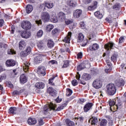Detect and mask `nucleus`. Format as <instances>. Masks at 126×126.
Segmentation results:
<instances>
[{"label": "nucleus", "mask_w": 126, "mask_h": 126, "mask_svg": "<svg viewBox=\"0 0 126 126\" xmlns=\"http://www.w3.org/2000/svg\"><path fill=\"white\" fill-rule=\"evenodd\" d=\"M67 103L68 101H67L66 102L62 104L61 106L58 107L57 108V105L54 104L53 103H51L50 105H45L44 106L43 110L44 112H50V111H55V112H57V111H62L63 109V108H65L67 105Z\"/></svg>", "instance_id": "f257e3e1"}, {"label": "nucleus", "mask_w": 126, "mask_h": 126, "mask_svg": "<svg viewBox=\"0 0 126 126\" xmlns=\"http://www.w3.org/2000/svg\"><path fill=\"white\" fill-rule=\"evenodd\" d=\"M109 105L110 106V110L112 112H116L117 110L122 108V102L118 98L112 100H109Z\"/></svg>", "instance_id": "f03ea898"}, {"label": "nucleus", "mask_w": 126, "mask_h": 126, "mask_svg": "<svg viewBox=\"0 0 126 126\" xmlns=\"http://www.w3.org/2000/svg\"><path fill=\"white\" fill-rule=\"evenodd\" d=\"M106 93L110 96H113L117 92V87L114 84H109L106 86Z\"/></svg>", "instance_id": "7ed1b4c3"}, {"label": "nucleus", "mask_w": 126, "mask_h": 126, "mask_svg": "<svg viewBox=\"0 0 126 126\" xmlns=\"http://www.w3.org/2000/svg\"><path fill=\"white\" fill-rule=\"evenodd\" d=\"M21 26L24 30H29L31 29V23L29 21H23L21 23Z\"/></svg>", "instance_id": "20e7f679"}, {"label": "nucleus", "mask_w": 126, "mask_h": 126, "mask_svg": "<svg viewBox=\"0 0 126 126\" xmlns=\"http://www.w3.org/2000/svg\"><path fill=\"white\" fill-rule=\"evenodd\" d=\"M102 82L99 79L94 80L93 83V86L95 89H99V88H101V87H102Z\"/></svg>", "instance_id": "39448f33"}, {"label": "nucleus", "mask_w": 126, "mask_h": 126, "mask_svg": "<svg viewBox=\"0 0 126 126\" xmlns=\"http://www.w3.org/2000/svg\"><path fill=\"white\" fill-rule=\"evenodd\" d=\"M41 18L43 22H48L50 20V14L48 12H44L41 15Z\"/></svg>", "instance_id": "423d86ee"}, {"label": "nucleus", "mask_w": 126, "mask_h": 126, "mask_svg": "<svg viewBox=\"0 0 126 126\" xmlns=\"http://www.w3.org/2000/svg\"><path fill=\"white\" fill-rule=\"evenodd\" d=\"M19 33L21 37H22V38H24L25 39H28V38L31 36V33L29 32L21 31L19 32Z\"/></svg>", "instance_id": "0eeeda50"}, {"label": "nucleus", "mask_w": 126, "mask_h": 126, "mask_svg": "<svg viewBox=\"0 0 126 126\" xmlns=\"http://www.w3.org/2000/svg\"><path fill=\"white\" fill-rule=\"evenodd\" d=\"M44 55H39L36 57L34 58V62L35 63H42V61L44 59Z\"/></svg>", "instance_id": "6e6552de"}, {"label": "nucleus", "mask_w": 126, "mask_h": 126, "mask_svg": "<svg viewBox=\"0 0 126 126\" xmlns=\"http://www.w3.org/2000/svg\"><path fill=\"white\" fill-rule=\"evenodd\" d=\"M58 20L60 22H63L65 20V14L63 12H60L58 14Z\"/></svg>", "instance_id": "1a4fd4ad"}, {"label": "nucleus", "mask_w": 126, "mask_h": 126, "mask_svg": "<svg viewBox=\"0 0 126 126\" xmlns=\"http://www.w3.org/2000/svg\"><path fill=\"white\" fill-rule=\"evenodd\" d=\"M93 106V103H88L84 107V110L85 113H87L89 111H90L92 109Z\"/></svg>", "instance_id": "9d476101"}, {"label": "nucleus", "mask_w": 126, "mask_h": 126, "mask_svg": "<svg viewBox=\"0 0 126 126\" xmlns=\"http://www.w3.org/2000/svg\"><path fill=\"white\" fill-rule=\"evenodd\" d=\"M37 72L40 74L46 75V68L43 66H39L37 68Z\"/></svg>", "instance_id": "9b49d317"}, {"label": "nucleus", "mask_w": 126, "mask_h": 126, "mask_svg": "<svg viewBox=\"0 0 126 126\" xmlns=\"http://www.w3.org/2000/svg\"><path fill=\"white\" fill-rule=\"evenodd\" d=\"M16 64L15 61L13 60H8L6 62V65L8 67L14 66Z\"/></svg>", "instance_id": "f8f14e48"}, {"label": "nucleus", "mask_w": 126, "mask_h": 126, "mask_svg": "<svg viewBox=\"0 0 126 126\" xmlns=\"http://www.w3.org/2000/svg\"><path fill=\"white\" fill-rule=\"evenodd\" d=\"M81 14H82V10L77 9L74 12L73 16L75 18H79V17L81 16Z\"/></svg>", "instance_id": "ddd939ff"}, {"label": "nucleus", "mask_w": 126, "mask_h": 126, "mask_svg": "<svg viewBox=\"0 0 126 126\" xmlns=\"http://www.w3.org/2000/svg\"><path fill=\"white\" fill-rule=\"evenodd\" d=\"M67 5L70 6L71 7H75V6H77V3L75 0H69L67 1Z\"/></svg>", "instance_id": "4468645a"}, {"label": "nucleus", "mask_w": 126, "mask_h": 126, "mask_svg": "<svg viewBox=\"0 0 126 126\" xmlns=\"http://www.w3.org/2000/svg\"><path fill=\"white\" fill-rule=\"evenodd\" d=\"M115 83L117 86L119 87L124 86L125 85V81L123 79H118L115 81Z\"/></svg>", "instance_id": "2eb2a0df"}, {"label": "nucleus", "mask_w": 126, "mask_h": 126, "mask_svg": "<svg viewBox=\"0 0 126 126\" xmlns=\"http://www.w3.org/2000/svg\"><path fill=\"white\" fill-rule=\"evenodd\" d=\"M28 124H29L30 126H34V125L37 124V120L35 118H30L28 120Z\"/></svg>", "instance_id": "dca6fc26"}, {"label": "nucleus", "mask_w": 126, "mask_h": 126, "mask_svg": "<svg viewBox=\"0 0 126 126\" xmlns=\"http://www.w3.org/2000/svg\"><path fill=\"white\" fill-rule=\"evenodd\" d=\"M47 93H49V94H50L52 96H54V95L57 94V91L53 89V88L50 87L47 89Z\"/></svg>", "instance_id": "f3484780"}, {"label": "nucleus", "mask_w": 126, "mask_h": 126, "mask_svg": "<svg viewBox=\"0 0 126 126\" xmlns=\"http://www.w3.org/2000/svg\"><path fill=\"white\" fill-rule=\"evenodd\" d=\"M9 114L11 115H16L17 114V108L11 107L9 110Z\"/></svg>", "instance_id": "a211bd4d"}, {"label": "nucleus", "mask_w": 126, "mask_h": 126, "mask_svg": "<svg viewBox=\"0 0 126 126\" xmlns=\"http://www.w3.org/2000/svg\"><path fill=\"white\" fill-rule=\"evenodd\" d=\"M114 45L115 43L113 42H109L104 45V48L106 50H107V51H110V49H113V47H114Z\"/></svg>", "instance_id": "6ab92c4d"}, {"label": "nucleus", "mask_w": 126, "mask_h": 126, "mask_svg": "<svg viewBox=\"0 0 126 126\" xmlns=\"http://www.w3.org/2000/svg\"><path fill=\"white\" fill-rule=\"evenodd\" d=\"M20 81L21 83H26L27 82V77L25 76V74H22L20 77Z\"/></svg>", "instance_id": "aec40b11"}, {"label": "nucleus", "mask_w": 126, "mask_h": 126, "mask_svg": "<svg viewBox=\"0 0 126 126\" xmlns=\"http://www.w3.org/2000/svg\"><path fill=\"white\" fill-rule=\"evenodd\" d=\"M72 33L71 32H69L68 33L67 36H66L64 39L63 40V41L65 43H69L70 41V37H71V35H72Z\"/></svg>", "instance_id": "412c9836"}, {"label": "nucleus", "mask_w": 126, "mask_h": 126, "mask_svg": "<svg viewBox=\"0 0 126 126\" xmlns=\"http://www.w3.org/2000/svg\"><path fill=\"white\" fill-rule=\"evenodd\" d=\"M35 87L38 88V89H43L45 87V84L41 82H37L35 85Z\"/></svg>", "instance_id": "4be33fe9"}, {"label": "nucleus", "mask_w": 126, "mask_h": 126, "mask_svg": "<svg viewBox=\"0 0 126 126\" xmlns=\"http://www.w3.org/2000/svg\"><path fill=\"white\" fill-rule=\"evenodd\" d=\"M29 66H30V63L29 62H26L23 65V69L25 72H27L29 70Z\"/></svg>", "instance_id": "5701e85b"}, {"label": "nucleus", "mask_w": 126, "mask_h": 126, "mask_svg": "<svg viewBox=\"0 0 126 126\" xmlns=\"http://www.w3.org/2000/svg\"><path fill=\"white\" fill-rule=\"evenodd\" d=\"M90 51H97L99 49V45L97 43H94L92 46L89 47Z\"/></svg>", "instance_id": "b1692460"}, {"label": "nucleus", "mask_w": 126, "mask_h": 126, "mask_svg": "<svg viewBox=\"0 0 126 126\" xmlns=\"http://www.w3.org/2000/svg\"><path fill=\"white\" fill-rule=\"evenodd\" d=\"M37 47L40 50H43L45 48V43L43 41H39L37 42Z\"/></svg>", "instance_id": "393cba45"}, {"label": "nucleus", "mask_w": 126, "mask_h": 126, "mask_svg": "<svg viewBox=\"0 0 126 126\" xmlns=\"http://www.w3.org/2000/svg\"><path fill=\"white\" fill-rule=\"evenodd\" d=\"M26 45V43L24 41H21L19 44V50H22L24 49L25 46Z\"/></svg>", "instance_id": "a878e982"}, {"label": "nucleus", "mask_w": 126, "mask_h": 126, "mask_svg": "<svg viewBox=\"0 0 126 126\" xmlns=\"http://www.w3.org/2000/svg\"><path fill=\"white\" fill-rule=\"evenodd\" d=\"M97 1H95L94 3V4L92 6H89L88 7V10H94V9H96L97 8Z\"/></svg>", "instance_id": "bb28decb"}, {"label": "nucleus", "mask_w": 126, "mask_h": 126, "mask_svg": "<svg viewBox=\"0 0 126 126\" xmlns=\"http://www.w3.org/2000/svg\"><path fill=\"white\" fill-rule=\"evenodd\" d=\"M82 79L84 80H89L91 79V75L88 73H84L82 77Z\"/></svg>", "instance_id": "cd10ccee"}, {"label": "nucleus", "mask_w": 126, "mask_h": 126, "mask_svg": "<svg viewBox=\"0 0 126 126\" xmlns=\"http://www.w3.org/2000/svg\"><path fill=\"white\" fill-rule=\"evenodd\" d=\"M89 122H91L92 126H94L98 123V119L96 117H93L89 120Z\"/></svg>", "instance_id": "c85d7f7f"}, {"label": "nucleus", "mask_w": 126, "mask_h": 126, "mask_svg": "<svg viewBox=\"0 0 126 126\" xmlns=\"http://www.w3.org/2000/svg\"><path fill=\"white\" fill-rule=\"evenodd\" d=\"M33 10V6L30 4L27 5L26 7L27 13H31V12Z\"/></svg>", "instance_id": "c756f323"}, {"label": "nucleus", "mask_w": 126, "mask_h": 126, "mask_svg": "<svg viewBox=\"0 0 126 126\" xmlns=\"http://www.w3.org/2000/svg\"><path fill=\"white\" fill-rule=\"evenodd\" d=\"M83 40H84V35H83V34H82V33H79L78 36V42L79 43H81V42H82Z\"/></svg>", "instance_id": "7c9ffc66"}, {"label": "nucleus", "mask_w": 126, "mask_h": 126, "mask_svg": "<svg viewBox=\"0 0 126 126\" xmlns=\"http://www.w3.org/2000/svg\"><path fill=\"white\" fill-rule=\"evenodd\" d=\"M94 15L99 19H102L103 18V14L100 13V11H97L94 12Z\"/></svg>", "instance_id": "2f4dec72"}, {"label": "nucleus", "mask_w": 126, "mask_h": 126, "mask_svg": "<svg viewBox=\"0 0 126 126\" xmlns=\"http://www.w3.org/2000/svg\"><path fill=\"white\" fill-rule=\"evenodd\" d=\"M54 45H55L54 41L51 40H48L47 46L48 48H50V49H52V48L54 47Z\"/></svg>", "instance_id": "473e14b6"}, {"label": "nucleus", "mask_w": 126, "mask_h": 126, "mask_svg": "<svg viewBox=\"0 0 126 126\" xmlns=\"http://www.w3.org/2000/svg\"><path fill=\"white\" fill-rule=\"evenodd\" d=\"M120 69L122 71V72H126V65L125 63H122L120 67Z\"/></svg>", "instance_id": "72a5a7b5"}, {"label": "nucleus", "mask_w": 126, "mask_h": 126, "mask_svg": "<svg viewBox=\"0 0 126 126\" xmlns=\"http://www.w3.org/2000/svg\"><path fill=\"white\" fill-rule=\"evenodd\" d=\"M44 5L46 7L49 9L53 8V7H54V3H53L45 2Z\"/></svg>", "instance_id": "f704fd0d"}, {"label": "nucleus", "mask_w": 126, "mask_h": 126, "mask_svg": "<svg viewBox=\"0 0 126 126\" xmlns=\"http://www.w3.org/2000/svg\"><path fill=\"white\" fill-rule=\"evenodd\" d=\"M54 29V26L53 25H48L46 26V31L47 32H51Z\"/></svg>", "instance_id": "c9c22d12"}, {"label": "nucleus", "mask_w": 126, "mask_h": 126, "mask_svg": "<svg viewBox=\"0 0 126 126\" xmlns=\"http://www.w3.org/2000/svg\"><path fill=\"white\" fill-rule=\"evenodd\" d=\"M56 77H58V75L54 76L52 78L49 79V84H51V85H53V86L55 85V83H53V82H54V80H55V78H56Z\"/></svg>", "instance_id": "e433bc0d"}, {"label": "nucleus", "mask_w": 126, "mask_h": 126, "mask_svg": "<svg viewBox=\"0 0 126 126\" xmlns=\"http://www.w3.org/2000/svg\"><path fill=\"white\" fill-rule=\"evenodd\" d=\"M65 122L67 126H74V122H71L68 119H66Z\"/></svg>", "instance_id": "4c0bfd02"}, {"label": "nucleus", "mask_w": 126, "mask_h": 126, "mask_svg": "<svg viewBox=\"0 0 126 126\" xmlns=\"http://www.w3.org/2000/svg\"><path fill=\"white\" fill-rule=\"evenodd\" d=\"M107 121L106 119H102L100 122V126H107Z\"/></svg>", "instance_id": "58836bf2"}, {"label": "nucleus", "mask_w": 126, "mask_h": 126, "mask_svg": "<svg viewBox=\"0 0 126 126\" xmlns=\"http://www.w3.org/2000/svg\"><path fill=\"white\" fill-rule=\"evenodd\" d=\"M69 65V61H64V63L63 66V68H65L67 67Z\"/></svg>", "instance_id": "ea45409f"}, {"label": "nucleus", "mask_w": 126, "mask_h": 126, "mask_svg": "<svg viewBox=\"0 0 126 126\" xmlns=\"http://www.w3.org/2000/svg\"><path fill=\"white\" fill-rule=\"evenodd\" d=\"M104 71L105 73H107V74L110 73V72L112 71V67L106 66V68L104 69Z\"/></svg>", "instance_id": "a19ab883"}, {"label": "nucleus", "mask_w": 126, "mask_h": 126, "mask_svg": "<svg viewBox=\"0 0 126 126\" xmlns=\"http://www.w3.org/2000/svg\"><path fill=\"white\" fill-rule=\"evenodd\" d=\"M120 8H121V4H120L119 3H116L113 6V9H116V10L118 9H120Z\"/></svg>", "instance_id": "79ce46f5"}, {"label": "nucleus", "mask_w": 126, "mask_h": 126, "mask_svg": "<svg viewBox=\"0 0 126 126\" xmlns=\"http://www.w3.org/2000/svg\"><path fill=\"white\" fill-rule=\"evenodd\" d=\"M65 23L66 25H69V24H71V23H73V20L71 19H65Z\"/></svg>", "instance_id": "37998d69"}, {"label": "nucleus", "mask_w": 126, "mask_h": 126, "mask_svg": "<svg viewBox=\"0 0 126 126\" xmlns=\"http://www.w3.org/2000/svg\"><path fill=\"white\" fill-rule=\"evenodd\" d=\"M85 68V66L84 65L81 64L80 65H78L77 66V70L80 71V70H82V69H84Z\"/></svg>", "instance_id": "c03bdc74"}, {"label": "nucleus", "mask_w": 126, "mask_h": 126, "mask_svg": "<svg viewBox=\"0 0 126 126\" xmlns=\"http://www.w3.org/2000/svg\"><path fill=\"white\" fill-rule=\"evenodd\" d=\"M4 79H6V74H2L0 75V82H1L2 80H4Z\"/></svg>", "instance_id": "a18cd8bd"}, {"label": "nucleus", "mask_w": 126, "mask_h": 126, "mask_svg": "<svg viewBox=\"0 0 126 126\" xmlns=\"http://www.w3.org/2000/svg\"><path fill=\"white\" fill-rule=\"evenodd\" d=\"M72 94V91L70 89H67L66 95V96H70Z\"/></svg>", "instance_id": "49530a36"}, {"label": "nucleus", "mask_w": 126, "mask_h": 126, "mask_svg": "<svg viewBox=\"0 0 126 126\" xmlns=\"http://www.w3.org/2000/svg\"><path fill=\"white\" fill-rule=\"evenodd\" d=\"M43 34H44L43 31L40 30L37 32V36L38 37V38H41V37L43 36Z\"/></svg>", "instance_id": "de8ad7c7"}, {"label": "nucleus", "mask_w": 126, "mask_h": 126, "mask_svg": "<svg viewBox=\"0 0 126 126\" xmlns=\"http://www.w3.org/2000/svg\"><path fill=\"white\" fill-rule=\"evenodd\" d=\"M51 22H53V23H57V22H58L59 19L57 18V17H52L51 18Z\"/></svg>", "instance_id": "09e8293b"}, {"label": "nucleus", "mask_w": 126, "mask_h": 126, "mask_svg": "<svg viewBox=\"0 0 126 126\" xmlns=\"http://www.w3.org/2000/svg\"><path fill=\"white\" fill-rule=\"evenodd\" d=\"M124 41H125V36L120 37L119 39V44L124 43Z\"/></svg>", "instance_id": "8fccbe9b"}, {"label": "nucleus", "mask_w": 126, "mask_h": 126, "mask_svg": "<svg viewBox=\"0 0 126 126\" xmlns=\"http://www.w3.org/2000/svg\"><path fill=\"white\" fill-rule=\"evenodd\" d=\"M80 27L81 29H85V23H84V22H81L80 23Z\"/></svg>", "instance_id": "3c124183"}, {"label": "nucleus", "mask_w": 126, "mask_h": 126, "mask_svg": "<svg viewBox=\"0 0 126 126\" xmlns=\"http://www.w3.org/2000/svg\"><path fill=\"white\" fill-rule=\"evenodd\" d=\"M49 64H58V62L56 60H52L49 61Z\"/></svg>", "instance_id": "603ef678"}, {"label": "nucleus", "mask_w": 126, "mask_h": 126, "mask_svg": "<svg viewBox=\"0 0 126 126\" xmlns=\"http://www.w3.org/2000/svg\"><path fill=\"white\" fill-rule=\"evenodd\" d=\"M8 54L9 55H13V54H15V51H14V50H12V49H9L8 50Z\"/></svg>", "instance_id": "864d4df0"}, {"label": "nucleus", "mask_w": 126, "mask_h": 126, "mask_svg": "<svg viewBox=\"0 0 126 126\" xmlns=\"http://www.w3.org/2000/svg\"><path fill=\"white\" fill-rule=\"evenodd\" d=\"M28 55H29L31 52V47H28L26 50L25 51Z\"/></svg>", "instance_id": "5fc2aeb1"}, {"label": "nucleus", "mask_w": 126, "mask_h": 126, "mask_svg": "<svg viewBox=\"0 0 126 126\" xmlns=\"http://www.w3.org/2000/svg\"><path fill=\"white\" fill-rule=\"evenodd\" d=\"M52 35H55V34H57L58 33H59V30H58V29H54L52 32Z\"/></svg>", "instance_id": "6e6d98bb"}, {"label": "nucleus", "mask_w": 126, "mask_h": 126, "mask_svg": "<svg viewBox=\"0 0 126 126\" xmlns=\"http://www.w3.org/2000/svg\"><path fill=\"white\" fill-rule=\"evenodd\" d=\"M22 57H26V56H28V54L25 51H22L20 54Z\"/></svg>", "instance_id": "4d7b16f0"}, {"label": "nucleus", "mask_w": 126, "mask_h": 126, "mask_svg": "<svg viewBox=\"0 0 126 126\" xmlns=\"http://www.w3.org/2000/svg\"><path fill=\"white\" fill-rule=\"evenodd\" d=\"M106 63H107V66L108 67H112V63L109 60H106Z\"/></svg>", "instance_id": "13d9d810"}, {"label": "nucleus", "mask_w": 126, "mask_h": 126, "mask_svg": "<svg viewBox=\"0 0 126 126\" xmlns=\"http://www.w3.org/2000/svg\"><path fill=\"white\" fill-rule=\"evenodd\" d=\"M72 85L73 86H76L78 83H77V81L76 80H73L71 82Z\"/></svg>", "instance_id": "bf43d9fd"}, {"label": "nucleus", "mask_w": 126, "mask_h": 126, "mask_svg": "<svg viewBox=\"0 0 126 126\" xmlns=\"http://www.w3.org/2000/svg\"><path fill=\"white\" fill-rule=\"evenodd\" d=\"M83 2L85 3V4H89V3L92 2V0H83Z\"/></svg>", "instance_id": "052dcab7"}, {"label": "nucleus", "mask_w": 126, "mask_h": 126, "mask_svg": "<svg viewBox=\"0 0 126 126\" xmlns=\"http://www.w3.org/2000/svg\"><path fill=\"white\" fill-rule=\"evenodd\" d=\"M38 125L39 126H43V125H44V121H43V119H40L38 120Z\"/></svg>", "instance_id": "680f3d73"}, {"label": "nucleus", "mask_w": 126, "mask_h": 126, "mask_svg": "<svg viewBox=\"0 0 126 126\" xmlns=\"http://www.w3.org/2000/svg\"><path fill=\"white\" fill-rule=\"evenodd\" d=\"M78 102L79 104H82L85 102V99L84 98H80Z\"/></svg>", "instance_id": "e2e57ef3"}, {"label": "nucleus", "mask_w": 126, "mask_h": 126, "mask_svg": "<svg viewBox=\"0 0 126 126\" xmlns=\"http://www.w3.org/2000/svg\"><path fill=\"white\" fill-rule=\"evenodd\" d=\"M35 23L37 24V25H42V20H36Z\"/></svg>", "instance_id": "0e129e2a"}, {"label": "nucleus", "mask_w": 126, "mask_h": 126, "mask_svg": "<svg viewBox=\"0 0 126 126\" xmlns=\"http://www.w3.org/2000/svg\"><path fill=\"white\" fill-rule=\"evenodd\" d=\"M111 60L112 62H116L117 61V56L113 55L111 57Z\"/></svg>", "instance_id": "69168bd1"}, {"label": "nucleus", "mask_w": 126, "mask_h": 126, "mask_svg": "<svg viewBox=\"0 0 126 126\" xmlns=\"http://www.w3.org/2000/svg\"><path fill=\"white\" fill-rule=\"evenodd\" d=\"M21 93V91H14L13 93V95H18V94H20Z\"/></svg>", "instance_id": "338daca9"}, {"label": "nucleus", "mask_w": 126, "mask_h": 126, "mask_svg": "<svg viewBox=\"0 0 126 126\" xmlns=\"http://www.w3.org/2000/svg\"><path fill=\"white\" fill-rule=\"evenodd\" d=\"M78 59H81L82 58V53H79L77 55Z\"/></svg>", "instance_id": "774afa93"}]
</instances>
